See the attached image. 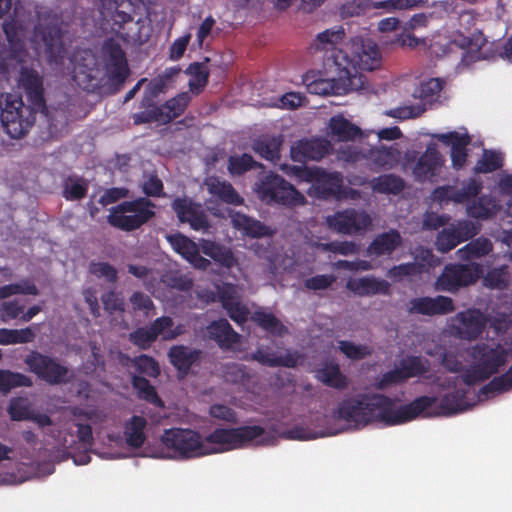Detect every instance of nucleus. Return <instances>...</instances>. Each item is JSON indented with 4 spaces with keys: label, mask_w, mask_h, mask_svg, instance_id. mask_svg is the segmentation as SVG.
<instances>
[{
    "label": "nucleus",
    "mask_w": 512,
    "mask_h": 512,
    "mask_svg": "<svg viewBox=\"0 0 512 512\" xmlns=\"http://www.w3.org/2000/svg\"><path fill=\"white\" fill-rule=\"evenodd\" d=\"M34 25L31 41L38 55H44L50 64H62L66 55L63 32L57 17L51 10L39 4H21L14 6L13 15L3 23L10 50L11 61L19 64L18 85L26 94L28 105L22 97L7 93L0 97V119L11 138L19 139L26 135L36 120V114L45 111L43 78L36 69L25 60V38Z\"/></svg>",
    "instance_id": "nucleus-1"
},
{
    "label": "nucleus",
    "mask_w": 512,
    "mask_h": 512,
    "mask_svg": "<svg viewBox=\"0 0 512 512\" xmlns=\"http://www.w3.org/2000/svg\"><path fill=\"white\" fill-rule=\"evenodd\" d=\"M265 429L259 425L234 428H216L205 437L190 428L165 429L160 437L161 444L178 459H194L228 452L247 446L256 441L264 445Z\"/></svg>",
    "instance_id": "nucleus-2"
},
{
    "label": "nucleus",
    "mask_w": 512,
    "mask_h": 512,
    "mask_svg": "<svg viewBox=\"0 0 512 512\" xmlns=\"http://www.w3.org/2000/svg\"><path fill=\"white\" fill-rule=\"evenodd\" d=\"M436 402L434 396H420L396 408V399L379 393H363L340 401L333 411V417L354 427H364L373 422L395 426L416 419Z\"/></svg>",
    "instance_id": "nucleus-3"
},
{
    "label": "nucleus",
    "mask_w": 512,
    "mask_h": 512,
    "mask_svg": "<svg viewBox=\"0 0 512 512\" xmlns=\"http://www.w3.org/2000/svg\"><path fill=\"white\" fill-rule=\"evenodd\" d=\"M345 37L343 27L337 26L319 33L312 44L315 51L331 52L327 58L332 60L339 72V78L344 81L343 90H359L365 81L359 70L372 71L381 65V53L377 44L371 39H357L352 45V58L338 46Z\"/></svg>",
    "instance_id": "nucleus-4"
},
{
    "label": "nucleus",
    "mask_w": 512,
    "mask_h": 512,
    "mask_svg": "<svg viewBox=\"0 0 512 512\" xmlns=\"http://www.w3.org/2000/svg\"><path fill=\"white\" fill-rule=\"evenodd\" d=\"M142 190L147 197L123 201L111 209L108 223L122 231H134L155 217L156 205L148 197L165 195L162 180L157 175H150L143 183Z\"/></svg>",
    "instance_id": "nucleus-5"
},
{
    "label": "nucleus",
    "mask_w": 512,
    "mask_h": 512,
    "mask_svg": "<svg viewBox=\"0 0 512 512\" xmlns=\"http://www.w3.org/2000/svg\"><path fill=\"white\" fill-rule=\"evenodd\" d=\"M512 354V347H505L501 343L480 342L474 345L469 355L472 358V365L465 369L461 380L467 386L488 380L497 374L501 367L508 362Z\"/></svg>",
    "instance_id": "nucleus-6"
},
{
    "label": "nucleus",
    "mask_w": 512,
    "mask_h": 512,
    "mask_svg": "<svg viewBox=\"0 0 512 512\" xmlns=\"http://www.w3.org/2000/svg\"><path fill=\"white\" fill-rule=\"evenodd\" d=\"M256 192L267 204L295 207L305 203V197L282 176L270 172L256 183Z\"/></svg>",
    "instance_id": "nucleus-7"
},
{
    "label": "nucleus",
    "mask_w": 512,
    "mask_h": 512,
    "mask_svg": "<svg viewBox=\"0 0 512 512\" xmlns=\"http://www.w3.org/2000/svg\"><path fill=\"white\" fill-rule=\"evenodd\" d=\"M24 363L31 373L49 385L66 384L71 378L68 367L61 364L56 358L38 351H31L26 355Z\"/></svg>",
    "instance_id": "nucleus-8"
},
{
    "label": "nucleus",
    "mask_w": 512,
    "mask_h": 512,
    "mask_svg": "<svg viewBox=\"0 0 512 512\" xmlns=\"http://www.w3.org/2000/svg\"><path fill=\"white\" fill-rule=\"evenodd\" d=\"M482 274V267L477 263L448 264L435 282V290L457 292L461 287L475 283Z\"/></svg>",
    "instance_id": "nucleus-9"
},
{
    "label": "nucleus",
    "mask_w": 512,
    "mask_h": 512,
    "mask_svg": "<svg viewBox=\"0 0 512 512\" xmlns=\"http://www.w3.org/2000/svg\"><path fill=\"white\" fill-rule=\"evenodd\" d=\"M101 52L109 80L116 86H122L130 74V69L121 45L113 38H109L104 41Z\"/></svg>",
    "instance_id": "nucleus-10"
},
{
    "label": "nucleus",
    "mask_w": 512,
    "mask_h": 512,
    "mask_svg": "<svg viewBox=\"0 0 512 512\" xmlns=\"http://www.w3.org/2000/svg\"><path fill=\"white\" fill-rule=\"evenodd\" d=\"M327 224L340 234L355 235L365 232L371 226L372 219L364 210L347 208L328 216Z\"/></svg>",
    "instance_id": "nucleus-11"
},
{
    "label": "nucleus",
    "mask_w": 512,
    "mask_h": 512,
    "mask_svg": "<svg viewBox=\"0 0 512 512\" xmlns=\"http://www.w3.org/2000/svg\"><path fill=\"white\" fill-rule=\"evenodd\" d=\"M171 208L180 223L189 224L194 231H207L210 228L208 215L200 203L187 197H176Z\"/></svg>",
    "instance_id": "nucleus-12"
},
{
    "label": "nucleus",
    "mask_w": 512,
    "mask_h": 512,
    "mask_svg": "<svg viewBox=\"0 0 512 512\" xmlns=\"http://www.w3.org/2000/svg\"><path fill=\"white\" fill-rule=\"evenodd\" d=\"M122 1L99 0L98 10L102 20L110 26L113 33L124 40H129L133 38V34L126 29V25L133 23V17L129 13L118 10Z\"/></svg>",
    "instance_id": "nucleus-13"
},
{
    "label": "nucleus",
    "mask_w": 512,
    "mask_h": 512,
    "mask_svg": "<svg viewBox=\"0 0 512 512\" xmlns=\"http://www.w3.org/2000/svg\"><path fill=\"white\" fill-rule=\"evenodd\" d=\"M330 149L331 143L325 138H302L292 144L290 157L294 162L305 164L321 160Z\"/></svg>",
    "instance_id": "nucleus-14"
},
{
    "label": "nucleus",
    "mask_w": 512,
    "mask_h": 512,
    "mask_svg": "<svg viewBox=\"0 0 512 512\" xmlns=\"http://www.w3.org/2000/svg\"><path fill=\"white\" fill-rule=\"evenodd\" d=\"M454 321L457 335L464 340L477 339L487 324L486 316L475 308L457 313Z\"/></svg>",
    "instance_id": "nucleus-15"
},
{
    "label": "nucleus",
    "mask_w": 512,
    "mask_h": 512,
    "mask_svg": "<svg viewBox=\"0 0 512 512\" xmlns=\"http://www.w3.org/2000/svg\"><path fill=\"white\" fill-rule=\"evenodd\" d=\"M455 310L453 300L448 296L416 297L409 301L408 312L426 316L446 315Z\"/></svg>",
    "instance_id": "nucleus-16"
},
{
    "label": "nucleus",
    "mask_w": 512,
    "mask_h": 512,
    "mask_svg": "<svg viewBox=\"0 0 512 512\" xmlns=\"http://www.w3.org/2000/svg\"><path fill=\"white\" fill-rule=\"evenodd\" d=\"M309 180L317 195L323 199L336 198L340 191L343 175L340 172H328L322 168H315L308 172Z\"/></svg>",
    "instance_id": "nucleus-17"
},
{
    "label": "nucleus",
    "mask_w": 512,
    "mask_h": 512,
    "mask_svg": "<svg viewBox=\"0 0 512 512\" xmlns=\"http://www.w3.org/2000/svg\"><path fill=\"white\" fill-rule=\"evenodd\" d=\"M168 357L178 375L184 378L190 373L192 367L200 365L203 351L185 345H175L169 349Z\"/></svg>",
    "instance_id": "nucleus-18"
},
{
    "label": "nucleus",
    "mask_w": 512,
    "mask_h": 512,
    "mask_svg": "<svg viewBox=\"0 0 512 512\" xmlns=\"http://www.w3.org/2000/svg\"><path fill=\"white\" fill-rule=\"evenodd\" d=\"M438 140L445 145L451 146L452 167L456 170L462 169L467 161V146L471 143V137L468 133L461 134L452 131L437 136Z\"/></svg>",
    "instance_id": "nucleus-19"
},
{
    "label": "nucleus",
    "mask_w": 512,
    "mask_h": 512,
    "mask_svg": "<svg viewBox=\"0 0 512 512\" xmlns=\"http://www.w3.org/2000/svg\"><path fill=\"white\" fill-rule=\"evenodd\" d=\"M443 165V157L434 146H428L422 155L418 158L414 168L413 175L416 181L425 182L435 177L441 166Z\"/></svg>",
    "instance_id": "nucleus-20"
},
{
    "label": "nucleus",
    "mask_w": 512,
    "mask_h": 512,
    "mask_svg": "<svg viewBox=\"0 0 512 512\" xmlns=\"http://www.w3.org/2000/svg\"><path fill=\"white\" fill-rule=\"evenodd\" d=\"M350 183L354 185H364L368 183L373 192L386 195H398L405 189L404 179L396 174H382L373 177L369 181L365 178L356 177V179L350 181Z\"/></svg>",
    "instance_id": "nucleus-21"
},
{
    "label": "nucleus",
    "mask_w": 512,
    "mask_h": 512,
    "mask_svg": "<svg viewBox=\"0 0 512 512\" xmlns=\"http://www.w3.org/2000/svg\"><path fill=\"white\" fill-rule=\"evenodd\" d=\"M71 62L73 63L74 79L90 85L96 78L97 59L89 49H83L73 54Z\"/></svg>",
    "instance_id": "nucleus-22"
},
{
    "label": "nucleus",
    "mask_w": 512,
    "mask_h": 512,
    "mask_svg": "<svg viewBox=\"0 0 512 512\" xmlns=\"http://www.w3.org/2000/svg\"><path fill=\"white\" fill-rule=\"evenodd\" d=\"M283 142L284 138L281 134H262L252 141L251 147L261 158L276 164L281 159Z\"/></svg>",
    "instance_id": "nucleus-23"
},
{
    "label": "nucleus",
    "mask_w": 512,
    "mask_h": 512,
    "mask_svg": "<svg viewBox=\"0 0 512 512\" xmlns=\"http://www.w3.org/2000/svg\"><path fill=\"white\" fill-rule=\"evenodd\" d=\"M206 330L208 338L216 342L221 349H230L240 342V335L224 318L212 321Z\"/></svg>",
    "instance_id": "nucleus-24"
},
{
    "label": "nucleus",
    "mask_w": 512,
    "mask_h": 512,
    "mask_svg": "<svg viewBox=\"0 0 512 512\" xmlns=\"http://www.w3.org/2000/svg\"><path fill=\"white\" fill-rule=\"evenodd\" d=\"M204 185L212 197L223 203L231 205H241L243 203V198L234 189L233 185L226 180H221L217 176H208Z\"/></svg>",
    "instance_id": "nucleus-25"
},
{
    "label": "nucleus",
    "mask_w": 512,
    "mask_h": 512,
    "mask_svg": "<svg viewBox=\"0 0 512 512\" xmlns=\"http://www.w3.org/2000/svg\"><path fill=\"white\" fill-rule=\"evenodd\" d=\"M402 245V237L398 230L390 229L387 232L378 234L369 244L368 254L375 257L391 255Z\"/></svg>",
    "instance_id": "nucleus-26"
},
{
    "label": "nucleus",
    "mask_w": 512,
    "mask_h": 512,
    "mask_svg": "<svg viewBox=\"0 0 512 512\" xmlns=\"http://www.w3.org/2000/svg\"><path fill=\"white\" fill-rule=\"evenodd\" d=\"M347 287L359 296L388 295L390 293V283L375 277L366 276L349 281Z\"/></svg>",
    "instance_id": "nucleus-27"
},
{
    "label": "nucleus",
    "mask_w": 512,
    "mask_h": 512,
    "mask_svg": "<svg viewBox=\"0 0 512 512\" xmlns=\"http://www.w3.org/2000/svg\"><path fill=\"white\" fill-rule=\"evenodd\" d=\"M201 252L213 259L220 266L230 269L237 264V259L232 250L225 245L212 240L202 239Z\"/></svg>",
    "instance_id": "nucleus-28"
},
{
    "label": "nucleus",
    "mask_w": 512,
    "mask_h": 512,
    "mask_svg": "<svg viewBox=\"0 0 512 512\" xmlns=\"http://www.w3.org/2000/svg\"><path fill=\"white\" fill-rule=\"evenodd\" d=\"M316 378L324 385L344 390L349 386L348 378L341 372L340 366L334 361L325 362L316 370Z\"/></svg>",
    "instance_id": "nucleus-29"
},
{
    "label": "nucleus",
    "mask_w": 512,
    "mask_h": 512,
    "mask_svg": "<svg viewBox=\"0 0 512 512\" xmlns=\"http://www.w3.org/2000/svg\"><path fill=\"white\" fill-rule=\"evenodd\" d=\"M141 111L132 115L135 125L157 123L166 125L161 105L156 104L151 96H144L140 102Z\"/></svg>",
    "instance_id": "nucleus-30"
},
{
    "label": "nucleus",
    "mask_w": 512,
    "mask_h": 512,
    "mask_svg": "<svg viewBox=\"0 0 512 512\" xmlns=\"http://www.w3.org/2000/svg\"><path fill=\"white\" fill-rule=\"evenodd\" d=\"M232 223L237 230L251 238H261L271 234L265 224L239 212L232 216Z\"/></svg>",
    "instance_id": "nucleus-31"
},
{
    "label": "nucleus",
    "mask_w": 512,
    "mask_h": 512,
    "mask_svg": "<svg viewBox=\"0 0 512 512\" xmlns=\"http://www.w3.org/2000/svg\"><path fill=\"white\" fill-rule=\"evenodd\" d=\"M329 129L332 137L340 142L354 140L362 134L361 129L344 118L342 115H336L329 120Z\"/></svg>",
    "instance_id": "nucleus-32"
},
{
    "label": "nucleus",
    "mask_w": 512,
    "mask_h": 512,
    "mask_svg": "<svg viewBox=\"0 0 512 512\" xmlns=\"http://www.w3.org/2000/svg\"><path fill=\"white\" fill-rule=\"evenodd\" d=\"M147 420L142 416H132L124 426V436L129 447L140 448L146 441Z\"/></svg>",
    "instance_id": "nucleus-33"
},
{
    "label": "nucleus",
    "mask_w": 512,
    "mask_h": 512,
    "mask_svg": "<svg viewBox=\"0 0 512 512\" xmlns=\"http://www.w3.org/2000/svg\"><path fill=\"white\" fill-rule=\"evenodd\" d=\"M131 384L139 399L144 400L158 408L164 407V401L158 395L156 388L150 383L148 379L143 376L133 375L131 377Z\"/></svg>",
    "instance_id": "nucleus-34"
},
{
    "label": "nucleus",
    "mask_w": 512,
    "mask_h": 512,
    "mask_svg": "<svg viewBox=\"0 0 512 512\" xmlns=\"http://www.w3.org/2000/svg\"><path fill=\"white\" fill-rule=\"evenodd\" d=\"M253 359L269 367L295 368L298 364L299 355L297 352H287L285 355L276 356L264 350H257Z\"/></svg>",
    "instance_id": "nucleus-35"
},
{
    "label": "nucleus",
    "mask_w": 512,
    "mask_h": 512,
    "mask_svg": "<svg viewBox=\"0 0 512 512\" xmlns=\"http://www.w3.org/2000/svg\"><path fill=\"white\" fill-rule=\"evenodd\" d=\"M251 321L271 335L282 336L287 333L286 326L271 312L256 310L251 315Z\"/></svg>",
    "instance_id": "nucleus-36"
},
{
    "label": "nucleus",
    "mask_w": 512,
    "mask_h": 512,
    "mask_svg": "<svg viewBox=\"0 0 512 512\" xmlns=\"http://www.w3.org/2000/svg\"><path fill=\"white\" fill-rule=\"evenodd\" d=\"M493 249V244L490 239L486 237H479L471 240L464 247L460 248L456 254L460 260L471 261L473 259L481 258L489 254Z\"/></svg>",
    "instance_id": "nucleus-37"
},
{
    "label": "nucleus",
    "mask_w": 512,
    "mask_h": 512,
    "mask_svg": "<svg viewBox=\"0 0 512 512\" xmlns=\"http://www.w3.org/2000/svg\"><path fill=\"white\" fill-rule=\"evenodd\" d=\"M466 390L456 389L444 394L439 402L440 414L450 416L466 409Z\"/></svg>",
    "instance_id": "nucleus-38"
},
{
    "label": "nucleus",
    "mask_w": 512,
    "mask_h": 512,
    "mask_svg": "<svg viewBox=\"0 0 512 512\" xmlns=\"http://www.w3.org/2000/svg\"><path fill=\"white\" fill-rule=\"evenodd\" d=\"M190 101L191 96L189 92H181L167 100L164 104H161L166 124L180 117L188 107Z\"/></svg>",
    "instance_id": "nucleus-39"
},
{
    "label": "nucleus",
    "mask_w": 512,
    "mask_h": 512,
    "mask_svg": "<svg viewBox=\"0 0 512 512\" xmlns=\"http://www.w3.org/2000/svg\"><path fill=\"white\" fill-rule=\"evenodd\" d=\"M498 211V204L490 196H480L468 207V213L471 217L477 219H489Z\"/></svg>",
    "instance_id": "nucleus-40"
},
{
    "label": "nucleus",
    "mask_w": 512,
    "mask_h": 512,
    "mask_svg": "<svg viewBox=\"0 0 512 512\" xmlns=\"http://www.w3.org/2000/svg\"><path fill=\"white\" fill-rule=\"evenodd\" d=\"M261 166L262 165L255 161L250 154L243 153L241 155L229 156L227 170L232 176H241L246 172Z\"/></svg>",
    "instance_id": "nucleus-41"
},
{
    "label": "nucleus",
    "mask_w": 512,
    "mask_h": 512,
    "mask_svg": "<svg viewBox=\"0 0 512 512\" xmlns=\"http://www.w3.org/2000/svg\"><path fill=\"white\" fill-rule=\"evenodd\" d=\"M185 72L191 76L189 80L190 90L192 92L200 93L207 85L209 78V69L205 63H191Z\"/></svg>",
    "instance_id": "nucleus-42"
},
{
    "label": "nucleus",
    "mask_w": 512,
    "mask_h": 512,
    "mask_svg": "<svg viewBox=\"0 0 512 512\" xmlns=\"http://www.w3.org/2000/svg\"><path fill=\"white\" fill-rule=\"evenodd\" d=\"M444 81L439 78H430L422 82L413 92L415 98H419L424 103L434 102L443 89Z\"/></svg>",
    "instance_id": "nucleus-43"
},
{
    "label": "nucleus",
    "mask_w": 512,
    "mask_h": 512,
    "mask_svg": "<svg viewBox=\"0 0 512 512\" xmlns=\"http://www.w3.org/2000/svg\"><path fill=\"white\" fill-rule=\"evenodd\" d=\"M33 381L30 377L19 372L0 370V392L8 393L17 387H31Z\"/></svg>",
    "instance_id": "nucleus-44"
},
{
    "label": "nucleus",
    "mask_w": 512,
    "mask_h": 512,
    "mask_svg": "<svg viewBox=\"0 0 512 512\" xmlns=\"http://www.w3.org/2000/svg\"><path fill=\"white\" fill-rule=\"evenodd\" d=\"M398 150L393 147H373L367 150V159L379 167H392L398 157Z\"/></svg>",
    "instance_id": "nucleus-45"
},
{
    "label": "nucleus",
    "mask_w": 512,
    "mask_h": 512,
    "mask_svg": "<svg viewBox=\"0 0 512 512\" xmlns=\"http://www.w3.org/2000/svg\"><path fill=\"white\" fill-rule=\"evenodd\" d=\"M510 390H512V365L505 373L495 376L490 382L481 387L479 393L487 396L492 393H504Z\"/></svg>",
    "instance_id": "nucleus-46"
},
{
    "label": "nucleus",
    "mask_w": 512,
    "mask_h": 512,
    "mask_svg": "<svg viewBox=\"0 0 512 512\" xmlns=\"http://www.w3.org/2000/svg\"><path fill=\"white\" fill-rule=\"evenodd\" d=\"M405 380L422 376L430 371V362L421 356H411L401 363Z\"/></svg>",
    "instance_id": "nucleus-47"
},
{
    "label": "nucleus",
    "mask_w": 512,
    "mask_h": 512,
    "mask_svg": "<svg viewBox=\"0 0 512 512\" xmlns=\"http://www.w3.org/2000/svg\"><path fill=\"white\" fill-rule=\"evenodd\" d=\"M167 239L172 248L187 261L196 254L200 248L194 241L181 233L169 235Z\"/></svg>",
    "instance_id": "nucleus-48"
},
{
    "label": "nucleus",
    "mask_w": 512,
    "mask_h": 512,
    "mask_svg": "<svg viewBox=\"0 0 512 512\" xmlns=\"http://www.w3.org/2000/svg\"><path fill=\"white\" fill-rule=\"evenodd\" d=\"M503 166V157L492 150H484L482 157L477 161L474 172L477 174L491 173Z\"/></svg>",
    "instance_id": "nucleus-49"
},
{
    "label": "nucleus",
    "mask_w": 512,
    "mask_h": 512,
    "mask_svg": "<svg viewBox=\"0 0 512 512\" xmlns=\"http://www.w3.org/2000/svg\"><path fill=\"white\" fill-rule=\"evenodd\" d=\"M33 409L28 399L25 397H16L10 400L8 413L12 420L22 421L31 418Z\"/></svg>",
    "instance_id": "nucleus-50"
},
{
    "label": "nucleus",
    "mask_w": 512,
    "mask_h": 512,
    "mask_svg": "<svg viewBox=\"0 0 512 512\" xmlns=\"http://www.w3.org/2000/svg\"><path fill=\"white\" fill-rule=\"evenodd\" d=\"M339 350L351 360H362L372 354V349L367 345L355 344L348 340L338 342Z\"/></svg>",
    "instance_id": "nucleus-51"
},
{
    "label": "nucleus",
    "mask_w": 512,
    "mask_h": 512,
    "mask_svg": "<svg viewBox=\"0 0 512 512\" xmlns=\"http://www.w3.org/2000/svg\"><path fill=\"white\" fill-rule=\"evenodd\" d=\"M136 370L143 375L151 378H157L160 375V366L151 356L141 354L132 360Z\"/></svg>",
    "instance_id": "nucleus-52"
},
{
    "label": "nucleus",
    "mask_w": 512,
    "mask_h": 512,
    "mask_svg": "<svg viewBox=\"0 0 512 512\" xmlns=\"http://www.w3.org/2000/svg\"><path fill=\"white\" fill-rule=\"evenodd\" d=\"M482 189V183L476 179H470L460 189H454L451 200L457 203H464L476 197Z\"/></svg>",
    "instance_id": "nucleus-53"
},
{
    "label": "nucleus",
    "mask_w": 512,
    "mask_h": 512,
    "mask_svg": "<svg viewBox=\"0 0 512 512\" xmlns=\"http://www.w3.org/2000/svg\"><path fill=\"white\" fill-rule=\"evenodd\" d=\"M2 287L7 298L19 294L32 296H37L39 294L37 286L29 279H22L17 283L7 284Z\"/></svg>",
    "instance_id": "nucleus-54"
},
{
    "label": "nucleus",
    "mask_w": 512,
    "mask_h": 512,
    "mask_svg": "<svg viewBox=\"0 0 512 512\" xmlns=\"http://www.w3.org/2000/svg\"><path fill=\"white\" fill-rule=\"evenodd\" d=\"M88 191V184L83 179H68L64 186L63 196L66 200L75 201L83 199Z\"/></svg>",
    "instance_id": "nucleus-55"
},
{
    "label": "nucleus",
    "mask_w": 512,
    "mask_h": 512,
    "mask_svg": "<svg viewBox=\"0 0 512 512\" xmlns=\"http://www.w3.org/2000/svg\"><path fill=\"white\" fill-rule=\"evenodd\" d=\"M174 322L173 319L169 316H162L157 319H155L151 324L150 328L155 335L156 339L159 335L166 332L164 338L167 340L174 339L178 335H180V331L171 330L173 327Z\"/></svg>",
    "instance_id": "nucleus-56"
},
{
    "label": "nucleus",
    "mask_w": 512,
    "mask_h": 512,
    "mask_svg": "<svg viewBox=\"0 0 512 512\" xmlns=\"http://www.w3.org/2000/svg\"><path fill=\"white\" fill-rule=\"evenodd\" d=\"M459 242V238L455 235L451 227L442 229L436 238L435 246L436 249L441 253H447L454 249Z\"/></svg>",
    "instance_id": "nucleus-57"
},
{
    "label": "nucleus",
    "mask_w": 512,
    "mask_h": 512,
    "mask_svg": "<svg viewBox=\"0 0 512 512\" xmlns=\"http://www.w3.org/2000/svg\"><path fill=\"white\" fill-rule=\"evenodd\" d=\"M428 0H385L372 3V7L387 10H406L426 5Z\"/></svg>",
    "instance_id": "nucleus-58"
},
{
    "label": "nucleus",
    "mask_w": 512,
    "mask_h": 512,
    "mask_svg": "<svg viewBox=\"0 0 512 512\" xmlns=\"http://www.w3.org/2000/svg\"><path fill=\"white\" fill-rule=\"evenodd\" d=\"M89 272L98 278H105L109 283H115L118 279L116 268L107 262H91Z\"/></svg>",
    "instance_id": "nucleus-59"
},
{
    "label": "nucleus",
    "mask_w": 512,
    "mask_h": 512,
    "mask_svg": "<svg viewBox=\"0 0 512 512\" xmlns=\"http://www.w3.org/2000/svg\"><path fill=\"white\" fill-rule=\"evenodd\" d=\"M421 265L415 262L402 263L390 268L387 276L392 280H400L403 277L415 276L421 273Z\"/></svg>",
    "instance_id": "nucleus-60"
},
{
    "label": "nucleus",
    "mask_w": 512,
    "mask_h": 512,
    "mask_svg": "<svg viewBox=\"0 0 512 512\" xmlns=\"http://www.w3.org/2000/svg\"><path fill=\"white\" fill-rule=\"evenodd\" d=\"M156 340L150 327H140L130 333V341L140 349H148Z\"/></svg>",
    "instance_id": "nucleus-61"
},
{
    "label": "nucleus",
    "mask_w": 512,
    "mask_h": 512,
    "mask_svg": "<svg viewBox=\"0 0 512 512\" xmlns=\"http://www.w3.org/2000/svg\"><path fill=\"white\" fill-rule=\"evenodd\" d=\"M337 158L345 163L355 164L367 159V152H363L358 146L348 145L339 149Z\"/></svg>",
    "instance_id": "nucleus-62"
},
{
    "label": "nucleus",
    "mask_w": 512,
    "mask_h": 512,
    "mask_svg": "<svg viewBox=\"0 0 512 512\" xmlns=\"http://www.w3.org/2000/svg\"><path fill=\"white\" fill-rule=\"evenodd\" d=\"M209 415L217 420L235 424L237 422V413L235 410L224 404H213L209 408Z\"/></svg>",
    "instance_id": "nucleus-63"
},
{
    "label": "nucleus",
    "mask_w": 512,
    "mask_h": 512,
    "mask_svg": "<svg viewBox=\"0 0 512 512\" xmlns=\"http://www.w3.org/2000/svg\"><path fill=\"white\" fill-rule=\"evenodd\" d=\"M441 365L450 373H464L465 367L458 355L452 351H444L441 356Z\"/></svg>",
    "instance_id": "nucleus-64"
}]
</instances>
